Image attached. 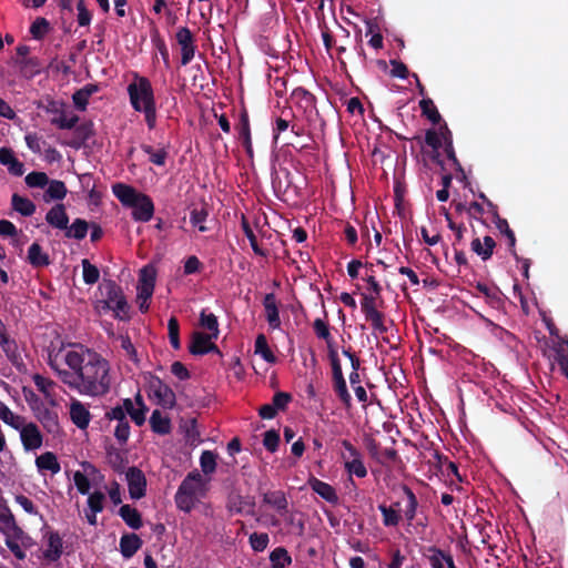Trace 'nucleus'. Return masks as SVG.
Here are the masks:
<instances>
[{
    "instance_id": "1",
    "label": "nucleus",
    "mask_w": 568,
    "mask_h": 568,
    "mask_svg": "<svg viewBox=\"0 0 568 568\" xmlns=\"http://www.w3.org/2000/svg\"><path fill=\"white\" fill-rule=\"evenodd\" d=\"M72 372H60V381L71 389L88 396H103L110 392V363L98 352L77 345L63 355Z\"/></svg>"
},
{
    "instance_id": "2",
    "label": "nucleus",
    "mask_w": 568,
    "mask_h": 568,
    "mask_svg": "<svg viewBox=\"0 0 568 568\" xmlns=\"http://www.w3.org/2000/svg\"><path fill=\"white\" fill-rule=\"evenodd\" d=\"M112 192L123 206L132 209L134 221L149 222L153 217L154 203L148 194L121 182L112 185Z\"/></svg>"
},
{
    "instance_id": "3",
    "label": "nucleus",
    "mask_w": 568,
    "mask_h": 568,
    "mask_svg": "<svg viewBox=\"0 0 568 568\" xmlns=\"http://www.w3.org/2000/svg\"><path fill=\"white\" fill-rule=\"evenodd\" d=\"M128 94L132 108L138 112H143L145 122L150 129L154 128L156 122L154 92L150 80L134 74V81L128 85Z\"/></svg>"
},
{
    "instance_id": "4",
    "label": "nucleus",
    "mask_w": 568,
    "mask_h": 568,
    "mask_svg": "<svg viewBox=\"0 0 568 568\" xmlns=\"http://www.w3.org/2000/svg\"><path fill=\"white\" fill-rule=\"evenodd\" d=\"M206 481L197 469L190 471L180 484L174 501L181 511L190 514L195 507L199 496H204Z\"/></svg>"
},
{
    "instance_id": "5",
    "label": "nucleus",
    "mask_w": 568,
    "mask_h": 568,
    "mask_svg": "<svg viewBox=\"0 0 568 568\" xmlns=\"http://www.w3.org/2000/svg\"><path fill=\"white\" fill-rule=\"evenodd\" d=\"M130 408H132V399L124 398L121 404L111 407L104 414L106 420L116 422L113 434L120 445L126 444L131 434V427L126 417V410Z\"/></svg>"
},
{
    "instance_id": "6",
    "label": "nucleus",
    "mask_w": 568,
    "mask_h": 568,
    "mask_svg": "<svg viewBox=\"0 0 568 568\" xmlns=\"http://www.w3.org/2000/svg\"><path fill=\"white\" fill-rule=\"evenodd\" d=\"M329 362L332 366L333 389L343 406L348 409L352 407V396L347 389L339 357H335V355L332 354V359Z\"/></svg>"
},
{
    "instance_id": "7",
    "label": "nucleus",
    "mask_w": 568,
    "mask_h": 568,
    "mask_svg": "<svg viewBox=\"0 0 568 568\" xmlns=\"http://www.w3.org/2000/svg\"><path fill=\"white\" fill-rule=\"evenodd\" d=\"M213 341L215 339L214 337H211V335L195 331L192 333V339L189 345V352L194 356H202L209 353H214L217 354L219 356H222L220 348L215 345Z\"/></svg>"
},
{
    "instance_id": "8",
    "label": "nucleus",
    "mask_w": 568,
    "mask_h": 568,
    "mask_svg": "<svg viewBox=\"0 0 568 568\" xmlns=\"http://www.w3.org/2000/svg\"><path fill=\"white\" fill-rule=\"evenodd\" d=\"M175 39L181 47V65H187L194 58L196 45L194 37L187 27L178 29Z\"/></svg>"
},
{
    "instance_id": "9",
    "label": "nucleus",
    "mask_w": 568,
    "mask_h": 568,
    "mask_svg": "<svg viewBox=\"0 0 568 568\" xmlns=\"http://www.w3.org/2000/svg\"><path fill=\"white\" fill-rule=\"evenodd\" d=\"M129 495L132 499H141L146 493V478L144 473L135 467H129L126 474Z\"/></svg>"
},
{
    "instance_id": "10",
    "label": "nucleus",
    "mask_w": 568,
    "mask_h": 568,
    "mask_svg": "<svg viewBox=\"0 0 568 568\" xmlns=\"http://www.w3.org/2000/svg\"><path fill=\"white\" fill-rule=\"evenodd\" d=\"M18 430L26 450H36L42 446L43 436L34 423H24Z\"/></svg>"
},
{
    "instance_id": "11",
    "label": "nucleus",
    "mask_w": 568,
    "mask_h": 568,
    "mask_svg": "<svg viewBox=\"0 0 568 568\" xmlns=\"http://www.w3.org/2000/svg\"><path fill=\"white\" fill-rule=\"evenodd\" d=\"M33 415L49 434L55 436L61 432L58 412L44 405Z\"/></svg>"
},
{
    "instance_id": "12",
    "label": "nucleus",
    "mask_w": 568,
    "mask_h": 568,
    "mask_svg": "<svg viewBox=\"0 0 568 568\" xmlns=\"http://www.w3.org/2000/svg\"><path fill=\"white\" fill-rule=\"evenodd\" d=\"M262 499L265 505L274 508L278 515L286 516L288 513V500L283 490H268L262 493Z\"/></svg>"
},
{
    "instance_id": "13",
    "label": "nucleus",
    "mask_w": 568,
    "mask_h": 568,
    "mask_svg": "<svg viewBox=\"0 0 568 568\" xmlns=\"http://www.w3.org/2000/svg\"><path fill=\"white\" fill-rule=\"evenodd\" d=\"M0 163L7 166L8 172L13 176H22L26 172L24 164L10 148L3 146L0 149Z\"/></svg>"
},
{
    "instance_id": "14",
    "label": "nucleus",
    "mask_w": 568,
    "mask_h": 568,
    "mask_svg": "<svg viewBox=\"0 0 568 568\" xmlns=\"http://www.w3.org/2000/svg\"><path fill=\"white\" fill-rule=\"evenodd\" d=\"M0 531H12L16 535L21 532V528L18 526L16 518L4 498L0 499Z\"/></svg>"
},
{
    "instance_id": "15",
    "label": "nucleus",
    "mask_w": 568,
    "mask_h": 568,
    "mask_svg": "<svg viewBox=\"0 0 568 568\" xmlns=\"http://www.w3.org/2000/svg\"><path fill=\"white\" fill-rule=\"evenodd\" d=\"M308 485L314 493L321 496L324 500L332 505H336L338 503V496L335 488L318 478L312 477L308 479Z\"/></svg>"
},
{
    "instance_id": "16",
    "label": "nucleus",
    "mask_w": 568,
    "mask_h": 568,
    "mask_svg": "<svg viewBox=\"0 0 568 568\" xmlns=\"http://www.w3.org/2000/svg\"><path fill=\"white\" fill-rule=\"evenodd\" d=\"M428 552L430 554L428 560L432 568H457L449 551L442 550L436 546H430Z\"/></svg>"
},
{
    "instance_id": "17",
    "label": "nucleus",
    "mask_w": 568,
    "mask_h": 568,
    "mask_svg": "<svg viewBox=\"0 0 568 568\" xmlns=\"http://www.w3.org/2000/svg\"><path fill=\"white\" fill-rule=\"evenodd\" d=\"M100 291L102 295L105 297L101 303L103 310L110 308L120 297H122L123 291L120 285L116 284V282L112 280L104 281L100 285Z\"/></svg>"
},
{
    "instance_id": "18",
    "label": "nucleus",
    "mask_w": 568,
    "mask_h": 568,
    "mask_svg": "<svg viewBox=\"0 0 568 568\" xmlns=\"http://www.w3.org/2000/svg\"><path fill=\"white\" fill-rule=\"evenodd\" d=\"M70 418L79 429H87L91 420V414L84 404L74 400L70 405Z\"/></svg>"
},
{
    "instance_id": "19",
    "label": "nucleus",
    "mask_w": 568,
    "mask_h": 568,
    "mask_svg": "<svg viewBox=\"0 0 568 568\" xmlns=\"http://www.w3.org/2000/svg\"><path fill=\"white\" fill-rule=\"evenodd\" d=\"M45 221L49 225L58 230H65L69 224V215L63 204H55L45 214Z\"/></svg>"
},
{
    "instance_id": "20",
    "label": "nucleus",
    "mask_w": 568,
    "mask_h": 568,
    "mask_svg": "<svg viewBox=\"0 0 568 568\" xmlns=\"http://www.w3.org/2000/svg\"><path fill=\"white\" fill-rule=\"evenodd\" d=\"M53 116L51 123L59 129H71L79 121V116L74 114L70 109L55 108L52 110Z\"/></svg>"
},
{
    "instance_id": "21",
    "label": "nucleus",
    "mask_w": 568,
    "mask_h": 568,
    "mask_svg": "<svg viewBox=\"0 0 568 568\" xmlns=\"http://www.w3.org/2000/svg\"><path fill=\"white\" fill-rule=\"evenodd\" d=\"M384 301L382 296H376L373 294L363 293L361 298V310L365 316V320H369L382 312L378 310L379 306H383Z\"/></svg>"
},
{
    "instance_id": "22",
    "label": "nucleus",
    "mask_w": 568,
    "mask_h": 568,
    "mask_svg": "<svg viewBox=\"0 0 568 568\" xmlns=\"http://www.w3.org/2000/svg\"><path fill=\"white\" fill-rule=\"evenodd\" d=\"M263 306L265 308L266 321L270 327L273 329L280 328L281 318L276 304V297L273 293H268L264 296Z\"/></svg>"
},
{
    "instance_id": "23",
    "label": "nucleus",
    "mask_w": 568,
    "mask_h": 568,
    "mask_svg": "<svg viewBox=\"0 0 568 568\" xmlns=\"http://www.w3.org/2000/svg\"><path fill=\"white\" fill-rule=\"evenodd\" d=\"M141 546L142 540L136 534H126L120 539V551L124 558H131Z\"/></svg>"
},
{
    "instance_id": "24",
    "label": "nucleus",
    "mask_w": 568,
    "mask_h": 568,
    "mask_svg": "<svg viewBox=\"0 0 568 568\" xmlns=\"http://www.w3.org/2000/svg\"><path fill=\"white\" fill-rule=\"evenodd\" d=\"M471 250L479 255L484 261H487L491 257L494 248L496 246L495 240L486 235L484 237V244L481 243L479 237H475L470 243Z\"/></svg>"
},
{
    "instance_id": "25",
    "label": "nucleus",
    "mask_w": 568,
    "mask_h": 568,
    "mask_svg": "<svg viewBox=\"0 0 568 568\" xmlns=\"http://www.w3.org/2000/svg\"><path fill=\"white\" fill-rule=\"evenodd\" d=\"M119 516L132 529H140L143 525L141 514L131 505H122L119 509Z\"/></svg>"
},
{
    "instance_id": "26",
    "label": "nucleus",
    "mask_w": 568,
    "mask_h": 568,
    "mask_svg": "<svg viewBox=\"0 0 568 568\" xmlns=\"http://www.w3.org/2000/svg\"><path fill=\"white\" fill-rule=\"evenodd\" d=\"M437 129L427 130L424 142H453V134L443 120L436 123Z\"/></svg>"
},
{
    "instance_id": "27",
    "label": "nucleus",
    "mask_w": 568,
    "mask_h": 568,
    "mask_svg": "<svg viewBox=\"0 0 568 568\" xmlns=\"http://www.w3.org/2000/svg\"><path fill=\"white\" fill-rule=\"evenodd\" d=\"M28 262L33 267H44L50 264V257L48 253L43 252L41 245L34 242L29 246Z\"/></svg>"
},
{
    "instance_id": "28",
    "label": "nucleus",
    "mask_w": 568,
    "mask_h": 568,
    "mask_svg": "<svg viewBox=\"0 0 568 568\" xmlns=\"http://www.w3.org/2000/svg\"><path fill=\"white\" fill-rule=\"evenodd\" d=\"M36 465L40 471L49 470L52 475L60 473L61 466L55 454L45 452L36 458Z\"/></svg>"
},
{
    "instance_id": "29",
    "label": "nucleus",
    "mask_w": 568,
    "mask_h": 568,
    "mask_svg": "<svg viewBox=\"0 0 568 568\" xmlns=\"http://www.w3.org/2000/svg\"><path fill=\"white\" fill-rule=\"evenodd\" d=\"M150 426L153 433L159 435H166L171 432V419L162 415L159 409H154L150 417Z\"/></svg>"
},
{
    "instance_id": "30",
    "label": "nucleus",
    "mask_w": 568,
    "mask_h": 568,
    "mask_svg": "<svg viewBox=\"0 0 568 568\" xmlns=\"http://www.w3.org/2000/svg\"><path fill=\"white\" fill-rule=\"evenodd\" d=\"M12 209L22 216H31L36 212V204L28 197L13 193L11 196Z\"/></svg>"
},
{
    "instance_id": "31",
    "label": "nucleus",
    "mask_w": 568,
    "mask_h": 568,
    "mask_svg": "<svg viewBox=\"0 0 568 568\" xmlns=\"http://www.w3.org/2000/svg\"><path fill=\"white\" fill-rule=\"evenodd\" d=\"M199 324L202 328L207 329V335H211V337H214V339L219 338L220 335V328H219V321L215 314L207 313V311L204 308L200 313V321Z\"/></svg>"
},
{
    "instance_id": "32",
    "label": "nucleus",
    "mask_w": 568,
    "mask_h": 568,
    "mask_svg": "<svg viewBox=\"0 0 568 568\" xmlns=\"http://www.w3.org/2000/svg\"><path fill=\"white\" fill-rule=\"evenodd\" d=\"M156 278V271L152 265H145L140 270L138 288L144 290L145 295L148 290L154 291Z\"/></svg>"
},
{
    "instance_id": "33",
    "label": "nucleus",
    "mask_w": 568,
    "mask_h": 568,
    "mask_svg": "<svg viewBox=\"0 0 568 568\" xmlns=\"http://www.w3.org/2000/svg\"><path fill=\"white\" fill-rule=\"evenodd\" d=\"M63 551L62 539L58 534H51L48 540V548L44 550V558L49 561H57Z\"/></svg>"
},
{
    "instance_id": "34",
    "label": "nucleus",
    "mask_w": 568,
    "mask_h": 568,
    "mask_svg": "<svg viewBox=\"0 0 568 568\" xmlns=\"http://www.w3.org/2000/svg\"><path fill=\"white\" fill-rule=\"evenodd\" d=\"M494 217H495L496 227L500 231V233L506 235V237L508 240V245H509L510 253L513 254V256L516 260H519V256L517 255L516 250H515V245H516L515 233L509 227L507 220L501 219L498 213H497V215H494Z\"/></svg>"
},
{
    "instance_id": "35",
    "label": "nucleus",
    "mask_w": 568,
    "mask_h": 568,
    "mask_svg": "<svg viewBox=\"0 0 568 568\" xmlns=\"http://www.w3.org/2000/svg\"><path fill=\"white\" fill-rule=\"evenodd\" d=\"M254 352L255 354L261 355L262 358L268 364H275L277 361L276 356L271 351L267 338L264 334L257 335L254 344Z\"/></svg>"
},
{
    "instance_id": "36",
    "label": "nucleus",
    "mask_w": 568,
    "mask_h": 568,
    "mask_svg": "<svg viewBox=\"0 0 568 568\" xmlns=\"http://www.w3.org/2000/svg\"><path fill=\"white\" fill-rule=\"evenodd\" d=\"M0 419L14 429H20L23 426L26 418L16 415L3 402L0 400Z\"/></svg>"
},
{
    "instance_id": "37",
    "label": "nucleus",
    "mask_w": 568,
    "mask_h": 568,
    "mask_svg": "<svg viewBox=\"0 0 568 568\" xmlns=\"http://www.w3.org/2000/svg\"><path fill=\"white\" fill-rule=\"evenodd\" d=\"M402 490L407 498V504L404 509V515H405V518L408 521V524H412V521L416 517V513H417V508H418V500H417V497L414 494V491L407 485H403Z\"/></svg>"
},
{
    "instance_id": "38",
    "label": "nucleus",
    "mask_w": 568,
    "mask_h": 568,
    "mask_svg": "<svg viewBox=\"0 0 568 568\" xmlns=\"http://www.w3.org/2000/svg\"><path fill=\"white\" fill-rule=\"evenodd\" d=\"M89 223L83 219H75L73 223L64 230L65 237L75 239L78 241L83 240L87 236L89 230Z\"/></svg>"
},
{
    "instance_id": "39",
    "label": "nucleus",
    "mask_w": 568,
    "mask_h": 568,
    "mask_svg": "<svg viewBox=\"0 0 568 568\" xmlns=\"http://www.w3.org/2000/svg\"><path fill=\"white\" fill-rule=\"evenodd\" d=\"M209 216V211L206 207L201 206H194L190 211V223L192 226L196 227L199 232H207L210 227L206 226V220Z\"/></svg>"
},
{
    "instance_id": "40",
    "label": "nucleus",
    "mask_w": 568,
    "mask_h": 568,
    "mask_svg": "<svg viewBox=\"0 0 568 568\" xmlns=\"http://www.w3.org/2000/svg\"><path fill=\"white\" fill-rule=\"evenodd\" d=\"M378 510L382 514L383 525L385 527H396L402 520L400 511L397 508H394L393 506H386L385 504H381L378 506Z\"/></svg>"
},
{
    "instance_id": "41",
    "label": "nucleus",
    "mask_w": 568,
    "mask_h": 568,
    "mask_svg": "<svg viewBox=\"0 0 568 568\" xmlns=\"http://www.w3.org/2000/svg\"><path fill=\"white\" fill-rule=\"evenodd\" d=\"M235 131L240 142H251L250 120L245 109L240 112L239 120L235 124Z\"/></svg>"
},
{
    "instance_id": "42",
    "label": "nucleus",
    "mask_w": 568,
    "mask_h": 568,
    "mask_svg": "<svg viewBox=\"0 0 568 568\" xmlns=\"http://www.w3.org/2000/svg\"><path fill=\"white\" fill-rule=\"evenodd\" d=\"M419 108L422 110L423 115L427 116V119L433 123H439L442 121V115L439 114L436 105L433 100L429 98H424L419 101Z\"/></svg>"
},
{
    "instance_id": "43",
    "label": "nucleus",
    "mask_w": 568,
    "mask_h": 568,
    "mask_svg": "<svg viewBox=\"0 0 568 568\" xmlns=\"http://www.w3.org/2000/svg\"><path fill=\"white\" fill-rule=\"evenodd\" d=\"M154 396L163 408L172 409L176 404L175 393L166 384Z\"/></svg>"
},
{
    "instance_id": "44",
    "label": "nucleus",
    "mask_w": 568,
    "mask_h": 568,
    "mask_svg": "<svg viewBox=\"0 0 568 568\" xmlns=\"http://www.w3.org/2000/svg\"><path fill=\"white\" fill-rule=\"evenodd\" d=\"M270 560L272 564V568H284L287 565H291L292 558L288 551L283 547L275 548L270 554Z\"/></svg>"
},
{
    "instance_id": "45",
    "label": "nucleus",
    "mask_w": 568,
    "mask_h": 568,
    "mask_svg": "<svg viewBox=\"0 0 568 568\" xmlns=\"http://www.w3.org/2000/svg\"><path fill=\"white\" fill-rule=\"evenodd\" d=\"M2 534L6 536V546L12 551L14 557L20 560L24 559L26 552L18 544V540L23 536V530L21 529L19 535L13 534L12 531Z\"/></svg>"
},
{
    "instance_id": "46",
    "label": "nucleus",
    "mask_w": 568,
    "mask_h": 568,
    "mask_svg": "<svg viewBox=\"0 0 568 568\" xmlns=\"http://www.w3.org/2000/svg\"><path fill=\"white\" fill-rule=\"evenodd\" d=\"M0 346L7 355L8 359L16 365L20 359V354L18 353L16 341L11 339L9 335H7L0 339Z\"/></svg>"
},
{
    "instance_id": "47",
    "label": "nucleus",
    "mask_w": 568,
    "mask_h": 568,
    "mask_svg": "<svg viewBox=\"0 0 568 568\" xmlns=\"http://www.w3.org/2000/svg\"><path fill=\"white\" fill-rule=\"evenodd\" d=\"M29 31L33 39L42 40L50 31V23L45 18L38 17L30 26Z\"/></svg>"
},
{
    "instance_id": "48",
    "label": "nucleus",
    "mask_w": 568,
    "mask_h": 568,
    "mask_svg": "<svg viewBox=\"0 0 568 568\" xmlns=\"http://www.w3.org/2000/svg\"><path fill=\"white\" fill-rule=\"evenodd\" d=\"M82 273H83V282L88 285H93L99 281L100 271L99 268L91 264L89 260H82Z\"/></svg>"
},
{
    "instance_id": "49",
    "label": "nucleus",
    "mask_w": 568,
    "mask_h": 568,
    "mask_svg": "<svg viewBox=\"0 0 568 568\" xmlns=\"http://www.w3.org/2000/svg\"><path fill=\"white\" fill-rule=\"evenodd\" d=\"M45 195L51 200H63L67 195V186L62 181L52 180L49 183Z\"/></svg>"
},
{
    "instance_id": "50",
    "label": "nucleus",
    "mask_w": 568,
    "mask_h": 568,
    "mask_svg": "<svg viewBox=\"0 0 568 568\" xmlns=\"http://www.w3.org/2000/svg\"><path fill=\"white\" fill-rule=\"evenodd\" d=\"M201 469L205 475H211L216 469V454L211 450H204L200 457Z\"/></svg>"
},
{
    "instance_id": "51",
    "label": "nucleus",
    "mask_w": 568,
    "mask_h": 568,
    "mask_svg": "<svg viewBox=\"0 0 568 568\" xmlns=\"http://www.w3.org/2000/svg\"><path fill=\"white\" fill-rule=\"evenodd\" d=\"M242 227H243V231H244V234L245 236L247 237V240L250 241V245L253 250V252L258 255V256H263L265 257L266 256V251L263 250L258 243H257V239H256V235L254 234L253 230L251 229L248 222L243 219L242 221Z\"/></svg>"
},
{
    "instance_id": "52",
    "label": "nucleus",
    "mask_w": 568,
    "mask_h": 568,
    "mask_svg": "<svg viewBox=\"0 0 568 568\" xmlns=\"http://www.w3.org/2000/svg\"><path fill=\"white\" fill-rule=\"evenodd\" d=\"M109 310L114 312L113 316L116 320H120V321H129L130 320V314H129L130 306H129L124 295L122 297H120L112 306H110Z\"/></svg>"
},
{
    "instance_id": "53",
    "label": "nucleus",
    "mask_w": 568,
    "mask_h": 568,
    "mask_svg": "<svg viewBox=\"0 0 568 568\" xmlns=\"http://www.w3.org/2000/svg\"><path fill=\"white\" fill-rule=\"evenodd\" d=\"M341 445L344 449L341 454V457H342L344 464L346 462H353V460H358V459L363 458L359 449L357 447H355L349 440L343 439L341 442Z\"/></svg>"
},
{
    "instance_id": "54",
    "label": "nucleus",
    "mask_w": 568,
    "mask_h": 568,
    "mask_svg": "<svg viewBox=\"0 0 568 568\" xmlns=\"http://www.w3.org/2000/svg\"><path fill=\"white\" fill-rule=\"evenodd\" d=\"M144 152L149 154V159L156 165H164L168 152L164 148L154 149L152 144H142Z\"/></svg>"
},
{
    "instance_id": "55",
    "label": "nucleus",
    "mask_w": 568,
    "mask_h": 568,
    "mask_svg": "<svg viewBox=\"0 0 568 568\" xmlns=\"http://www.w3.org/2000/svg\"><path fill=\"white\" fill-rule=\"evenodd\" d=\"M250 546L256 552L264 551L270 542V537L266 532H253L248 538Z\"/></svg>"
},
{
    "instance_id": "56",
    "label": "nucleus",
    "mask_w": 568,
    "mask_h": 568,
    "mask_svg": "<svg viewBox=\"0 0 568 568\" xmlns=\"http://www.w3.org/2000/svg\"><path fill=\"white\" fill-rule=\"evenodd\" d=\"M344 468L349 476H356L358 478H364L367 476V468L363 463V458L353 462H346L344 464Z\"/></svg>"
},
{
    "instance_id": "57",
    "label": "nucleus",
    "mask_w": 568,
    "mask_h": 568,
    "mask_svg": "<svg viewBox=\"0 0 568 568\" xmlns=\"http://www.w3.org/2000/svg\"><path fill=\"white\" fill-rule=\"evenodd\" d=\"M26 184L29 187H44L49 183V178L44 172H31L26 179Z\"/></svg>"
},
{
    "instance_id": "58",
    "label": "nucleus",
    "mask_w": 568,
    "mask_h": 568,
    "mask_svg": "<svg viewBox=\"0 0 568 568\" xmlns=\"http://www.w3.org/2000/svg\"><path fill=\"white\" fill-rule=\"evenodd\" d=\"M280 433L275 429H270L264 433L263 445L270 453H275L280 445Z\"/></svg>"
},
{
    "instance_id": "59",
    "label": "nucleus",
    "mask_w": 568,
    "mask_h": 568,
    "mask_svg": "<svg viewBox=\"0 0 568 568\" xmlns=\"http://www.w3.org/2000/svg\"><path fill=\"white\" fill-rule=\"evenodd\" d=\"M105 496L102 491H94L88 497L89 509L93 513H101L104 507Z\"/></svg>"
},
{
    "instance_id": "60",
    "label": "nucleus",
    "mask_w": 568,
    "mask_h": 568,
    "mask_svg": "<svg viewBox=\"0 0 568 568\" xmlns=\"http://www.w3.org/2000/svg\"><path fill=\"white\" fill-rule=\"evenodd\" d=\"M293 397L290 393L286 392H277L274 394L272 399L273 407L278 410H286L287 405L292 402Z\"/></svg>"
},
{
    "instance_id": "61",
    "label": "nucleus",
    "mask_w": 568,
    "mask_h": 568,
    "mask_svg": "<svg viewBox=\"0 0 568 568\" xmlns=\"http://www.w3.org/2000/svg\"><path fill=\"white\" fill-rule=\"evenodd\" d=\"M148 410V406H143L142 408H135L134 403L132 402V408L128 409L126 414L130 416V418L136 426H142L145 423Z\"/></svg>"
},
{
    "instance_id": "62",
    "label": "nucleus",
    "mask_w": 568,
    "mask_h": 568,
    "mask_svg": "<svg viewBox=\"0 0 568 568\" xmlns=\"http://www.w3.org/2000/svg\"><path fill=\"white\" fill-rule=\"evenodd\" d=\"M313 329L318 338L324 339L325 342L332 339L329 326L324 320L316 318L313 323Z\"/></svg>"
},
{
    "instance_id": "63",
    "label": "nucleus",
    "mask_w": 568,
    "mask_h": 568,
    "mask_svg": "<svg viewBox=\"0 0 568 568\" xmlns=\"http://www.w3.org/2000/svg\"><path fill=\"white\" fill-rule=\"evenodd\" d=\"M152 42L155 45L156 50L161 54L163 62L166 67L170 65V54L165 41L160 37L158 31L152 36Z\"/></svg>"
},
{
    "instance_id": "64",
    "label": "nucleus",
    "mask_w": 568,
    "mask_h": 568,
    "mask_svg": "<svg viewBox=\"0 0 568 568\" xmlns=\"http://www.w3.org/2000/svg\"><path fill=\"white\" fill-rule=\"evenodd\" d=\"M78 23L80 27L89 26L92 19L91 12L85 6V0H79L77 3Z\"/></svg>"
}]
</instances>
